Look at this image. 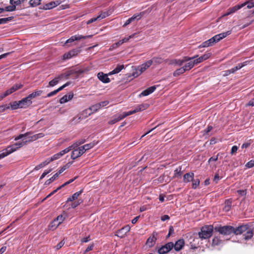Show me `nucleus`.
Returning a JSON list of instances; mask_svg holds the SVG:
<instances>
[{
  "label": "nucleus",
  "instance_id": "f257e3e1",
  "mask_svg": "<svg viewBox=\"0 0 254 254\" xmlns=\"http://www.w3.org/2000/svg\"><path fill=\"white\" fill-rule=\"evenodd\" d=\"M213 230V227L212 225L203 226L201 229V231L198 233L199 237L202 239L210 238Z\"/></svg>",
  "mask_w": 254,
  "mask_h": 254
},
{
  "label": "nucleus",
  "instance_id": "f03ea898",
  "mask_svg": "<svg viewBox=\"0 0 254 254\" xmlns=\"http://www.w3.org/2000/svg\"><path fill=\"white\" fill-rule=\"evenodd\" d=\"M215 231L223 235H230L233 234L234 227L231 226H217L214 228Z\"/></svg>",
  "mask_w": 254,
  "mask_h": 254
},
{
  "label": "nucleus",
  "instance_id": "7ed1b4c3",
  "mask_svg": "<svg viewBox=\"0 0 254 254\" xmlns=\"http://www.w3.org/2000/svg\"><path fill=\"white\" fill-rule=\"evenodd\" d=\"M152 65V62L150 60L142 64L140 66H138L136 69V72L133 73L134 76H137L141 74L143 72L146 70Z\"/></svg>",
  "mask_w": 254,
  "mask_h": 254
},
{
  "label": "nucleus",
  "instance_id": "20e7f679",
  "mask_svg": "<svg viewBox=\"0 0 254 254\" xmlns=\"http://www.w3.org/2000/svg\"><path fill=\"white\" fill-rule=\"evenodd\" d=\"M27 142V141H24V139H23L21 142H16L11 145L8 146L6 148V150L9 155L10 154L15 151L18 149L25 145Z\"/></svg>",
  "mask_w": 254,
  "mask_h": 254
},
{
  "label": "nucleus",
  "instance_id": "39448f33",
  "mask_svg": "<svg viewBox=\"0 0 254 254\" xmlns=\"http://www.w3.org/2000/svg\"><path fill=\"white\" fill-rule=\"evenodd\" d=\"M198 57V55L195 56L193 57H184L183 59H174L171 60L169 63V64H177L179 66H181L185 62H189V60H191L196 58Z\"/></svg>",
  "mask_w": 254,
  "mask_h": 254
},
{
  "label": "nucleus",
  "instance_id": "423d86ee",
  "mask_svg": "<svg viewBox=\"0 0 254 254\" xmlns=\"http://www.w3.org/2000/svg\"><path fill=\"white\" fill-rule=\"evenodd\" d=\"M173 247L174 243L173 242H169L160 248L158 250V252L159 254H166L170 252Z\"/></svg>",
  "mask_w": 254,
  "mask_h": 254
},
{
  "label": "nucleus",
  "instance_id": "0eeeda50",
  "mask_svg": "<svg viewBox=\"0 0 254 254\" xmlns=\"http://www.w3.org/2000/svg\"><path fill=\"white\" fill-rule=\"evenodd\" d=\"M145 13V11H142L139 13L134 14L131 17L129 18L126 21L125 24L123 25V27H126L135 20H138L140 19Z\"/></svg>",
  "mask_w": 254,
  "mask_h": 254
},
{
  "label": "nucleus",
  "instance_id": "6e6552de",
  "mask_svg": "<svg viewBox=\"0 0 254 254\" xmlns=\"http://www.w3.org/2000/svg\"><path fill=\"white\" fill-rule=\"evenodd\" d=\"M72 150L73 151L71 154V158L73 160L81 156L84 153L83 150L80 148V147L74 148L72 149Z\"/></svg>",
  "mask_w": 254,
  "mask_h": 254
},
{
  "label": "nucleus",
  "instance_id": "1a4fd4ad",
  "mask_svg": "<svg viewBox=\"0 0 254 254\" xmlns=\"http://www.w3.org/2000/svg\"><path fill=\"white\" fill-rule=\"evenodd\" d=\"M92 37V35H87V36H82V35H76L71 36L70 38L67 39L65 44H67L69 43H72L76 40H80L81 39H85L86 38H91Z\"/></svg>",
  "mask_w": 254,
  "mask_h": 254
},
{
  "label": "nucleus",
  "instance_id": "9d476101",
  "mask_svg": "<svg viewBox=\"0 0 254 254\" xmlns=\"http://www.w3.org/2000/svg\"><path fill=\"white\" fill-rule=\"evenodd\" d=\"M22 86L23 85L21 84H15L12 87H11L9 89L6 90L4 92H3V95L6 97L9 95H10L14 92L17 91L19 89H20L21 88H22Z\"/></svg>",
  "mask_w": 254,
  "mask_h": 254
},
{
  "label": "nucleus",
  "instance_id": "9b49d317",
  "mask_svg": "<svg viewBox=\"0 0 254 254\" xmlns=\"http://www.w3.org/2000/svg\"><path fill=\"white\" fill-rule=\"evenodd\" d=\"M249 227L248 225H241L236 228L234 227V232L233 234L238 235L242 234L246 232L248 230V228Z\"/></svg>",
  "mask_w": 254,
  "mask_h": 254
},
{
  "label": "nucleus",
  "instance_id": "f8f14e48",
  "mask_svg": "<svg viewBox=\"0 0 254 254\" xmlns=\"http://www.w3.org/2000/svg\"><path fill=\"white\" fill-rule=\"evenodd\" d=\"M79 52V50L73 49L69 51L68 52L65 53L63 56V60H68L72 57L76 56Z\"/></svg>",
  "mask_w": 254,
  "mask_h": 254
},
{
  "label": "nucleus",
  "instance_id": "ddd939ff",
  "mask_svg": "<svg viewBox=\"0 0 254 254\" xmlns=\"http://www.w3.org/2000/svg\"><path fill=\"white\" fill-rule=\"evenodd\" d=\"M32 103V101L29 98L28 96L19 101L20 108H26L29 106Z\"/></svg>",
  "mask_w": 254,
  "mask_h": 254
},
{
  "label": "nucleus",
  "instance_id": "4468645a",
  "mask_svg": "<svg viewBox=\"0 0 254 254\" xmlns=\"http://www.w3.org/2000/svg\"><path fill=\"white\" fill-rule=\"evenodd\" d=\"M147 107V104H141L136 107L134 110L126 112L127 116L132 115L134 113L140 112L146 109Z\"/></svg>",
  "mask_w": 254,
  "mask_h": 254
},
{
  "label": "nucleus",
  "instance_id": "2eb2a0df",
  "mask_svg": "<svg viewBox=\"0 0 254 254\" xmlns=\"http://www.w3.org/2000/svg\"><path fill=\"white\" fill-rule=\"evenodd\" d=\"M108 75H109L108 73L105 74L103 72H99L97 74V77L103 83H108L110 82V79L108 77Z\"/></svg>",
  "mask_w": 254,
  "mask_h": 254
},
{
  "label": "nucleus",
  "instance_id": "dca6fc26",
  "mask_svg": "<svg viewBox=\"0 0 254 254\" xmlns=\"http://www.w3.org/2000/svg\"><path fill=\"white\" fill-rule=\"evenodd\" d=\"M130 229V227L128 225H127L118 231L116 235L119 237L123 238L125 236L126 234L129 231Z\"/></svg>",
  "mask_w": 254,
  "mask_h": 254
},
{
  "label": "nucleus",
  "instance_id": "f3484780",
  "mask_svg": "<svg viewBox=\"0 0 254 254\" xmlns=\"http://www.w3.org/2000/svg\"><path fill=\"white\" fill-rule=\"evenodd\" d=\"M157 233L153 232L151 236H150L146 241V245L149 247H152L154 245L156 241Z\"/></svg>",
  "mask_w": 254,
  "mask_h": 254
},
{
  "label": "nucleus",
  "instance_id": "a211bd4d",
  "mask_svg": "<svg viewBox=\"0 0 254 254\" xmlns=\"http://www.w3.org/2000/svg\"><path fill=\"white\" fill-rule=\"evenodd\" d=\"M127 117V115L126 114V113L125 112L123 114H120V115L116 116L113 120H112L109 122V124H111V125L114 124Z\"/></svg>",
  "mask_w": 254,
  "mask_h": 254
},
{
  "label": "nucleus",
  "instance_id": "6ab92c4d",
  "mask_svg": "<svg viewBox=\"0 0 254 254\" xmlns=\"http://www.w3.org/2000/svg\"><path fill=\"white\" fill-rule=\"evenodd\" d=\"M63 74H60L58 76L56 77L55 78H54L53 80H52L49 82V84L47 86V87H54V86L57 85L62 78H63Z\"/></svg>",
  "mask_w": 254,
  "mask_h": 254
},
{
  "label": "nucleus",
  "instance_id": "aec40b11",
  "mask_svg": "<svg viewBox=\"0 0 254 254\" xmlns=\"http://www.w3.org/2000/svg\"><path fill=\"white\" fill-rule=\"evenodd\" d=\"M156 87L155 86H151L143 90L140 94L139 97L147 96L154 91Z\"/></svg>",
  "mask_w": 254,
  "mask_h": 254
},
{
  "label": "nucleus",
  "instance_id": "412c9836",
  "mask_svg": "<svg viewBox=\"0 0 254 254\" xmlns=\"http://www.w3.org/2000/svg\"><path fill=\"white\" fill-rule=\"evenodd\" d=\"M185 244L184 240L183 239H180L178 240L175 244H174V247L176 251H180Z\"/></svg>",
  "mask_w": 254,
  "mask_h": 254
},
{
  "label": "nucleus",
  "instance_id": "4be33fe9",
  "mask_svg": "<svg viewBox=\"0 0 254 254\" xmlns=\"http://www.w3.org/2000/svg\"><path fill=\"white\" fill-rule=\"evenodd\" d=\"M189 62L187 63L185 65L183 66L186 71H188L191 69L195 64H196L195 61L194 59L189 60Z\"/></svg>",
  "mask_w": 254,
  "mask_h": 254
},
{
  "label": "nucleus",
  "instance_id": "5701e85b",
  "mask_svg": "<svg viewBox=\"0 0 254 254\" xmlns=\"http://www.w3.org/2000/svg\"><path fill=\"white\" fill-rule=\"evenodd\" d=\"M253 230L250 228H248V230L246 231L245 233L243 234L244 239L245 240H248L251 239L253 236Z\"/></svg>",
  "mask_w": 254,
  "mask_h": 254
},
{
  "label": "nucleus",
  "instance_id": "b1692460",
  "mask_svg": "<svg viewBox=\"0 0 254 254\" xmlns=\"http://www.w3.org/2000/svg\"><path fill=\"white\" fill-rule=\"evenodd\" d=\"M194 177L193 173L190 172L186 173L184 175L183 180L185 183H188L193 180Z\"/></svg>",
  "mask_w": 254,
  "mask_h": 254
},
{
  "label": "nucleus",
  "instance_id": "393cba45",
  "mask_svg": "<svg viewBox=\"0 0 254 254\" xmlns=\"http://www.w3.org/2000/svg\"><path fill=\"white\" fill-rule=\"evenodd\" d=\"M211 56V53H208L206 54H204L202 56L199 57L198 58L195 59L194 60L195 61V63L196 64L200 63L203 61H205L207 59H208Z\"/></svg>",
  "mask_w": 254,
  "mask_h": 254
},
{
  "label": "nucleus",
  "instance_id": "a878e982",
  "mask_svg": "<svg viewBox=\"0 0 254 254\" xmlns=\"http://www.w3.org/2000/svg\"><path fill=\"white\" fill-rule=\"evenodd\" d=\"M150 61L152 62V64H154L155 65L162 64L163 62H167V60H164L161 57H153Z\"/></svg>",
  "mask_w": 254,
  "mask_h": 254
},
{
  "label": "nucleus",
  "instance_id": "bb28decb",
  "mask_svg": "<svg viewBox=\"0 0 254 254\" xmlns=\"http://www.w3.org/2000/svg\"><path fill=\"white\" fill-rule=\"evenodd\" d=\"M125 68V66L123 64L122 65H118L117 67L112 71L109 72L108 74L109 75H111L114 74H116L120 72L123 69Z\"/></svg>",
  "mask_w": 254,
  "mask_h": 254
},
{
  "label": "nucleus",
  "instance_id": "cd10ccee",
  "mask_svg": "<svg viewBox=\"0 0 254 254\" xmlns=\"http://www.w3.org/2000/svg\"><path fill=\"white\" fill-rule=\"evenodd\" d=\"M73 94H70L68 95H65L60 99V102L61 104L66 103V102L70 100L73 98Z\"/></svg>",
  "mask_w": 254,
  "mask_h": 254
},
{
  "label": "nucleus",
  "instance_id": "c85d7f7f",
  "mask_svg": "<svg viewBox=\"0 0 254 254\" xmlns=\"http://www.w3.org/2000/svg\"><path fill=\"white\" fill-rule=\"evenodd\" d=\"M82 190H80L79 191L75 192L74 194H73L71 196H69L67 198V201H72L73 200H75L78 198V197L80 195H81V194L82 193Z\"/></svg>",
  "mask_w": 254,
  "mask_h": 254
},
{
  "label": "nucleus",
  "instance_id": "c756f323",
  "mask_svg": "<svg viewBox=\"0 0 254 254\" xmlns=\"http://www.w3.org/2000/svg\"><path fill=\"white\" fill-rule=\"evenodd\" d=\"M93 113L91 110H90V108H88L87 109L83 111L80 115L82 119H85L88 117L90 115L92 114Z\"/></svg>",
  "mask_w": 254,
  "mask_h": 254
},
{
  "label": "nucleus",
  "instance_id": "7c9ffc66",
  "mask_svg": "<svg viewBox=\"0 0 254 254\" xmlns=\"http://www.w3.org/2000/svg\"><path fill=\"white\" fill-rule=\"evenodd\" d=\"M43 92L42 90H36L28 95L29 98L31 100L32 99L39 96L42 94Z\"/></svg>",
  "mask_w": 254,
  "mask_h": 254
},
{
  "label": "nucleus",
  "instance_id": "2f4dec72",
  "mask_svg": "<svg viewBox=\"0 0 254 254\" xmlns=\"http://www.w3.org/2000/svg\"><path fill=\"white\" fill-rule=\"evenodd\" d=\"M50 162H51L50 160L49 159V158H48L45 161H44V162H42L40 164H39L38 165L36 166L35 168V170H38L39 169H40L44 167L46 165H48Z\"/></svg>",
  "mask_w": 254,
  "mask_h": 254
},
{
  "label": "nucleus",
  "instance_id": "473e14b6",
  "mask_svg": "<svg viewBox=\"0 0 254 254\" xmlns=\"http://www.w3.org/2000/svg\"><path fill=\"white\" fill-rule=\"evenodd\" d=\"M245 3H242L241 4H238V5H236L232 7H230L229 8L230 11H231V12L232 13H235V12H236L237 10H238L239 9H241V8L243 7L244 6H245Z\"/></svg>",
  "mask_w": 254,
  "mask_h": 254
},
{
  "label": "nucleus",
  "instance_id": "72a5a7b5",
  "mask_svg": "<svg viewBox=\"0 0 254 254\" xmlns=\"http://www.w3.org/2000/svg\"><path fill=\"white\" fill-rule=\"evenodd\" d=\"M95 143L92 142L89 144H85L83 146H80V148L83 150L84 152H85L86 150H88L94 146Z\"/></svg>",
  "mask_w": 254,
  "mask_h": 254
},
{
  "label": "nucleus",
  "instance_id": "f704fd0d",
  "mask_svg": "<svg viewBox=\"0 0 254 254\" xmlns=\"http://www.w3.org/2000/svg\"><path fill=\"white\" fill-rule=\"evenodd\" d=\"M55 3L51 1L48 3H46L43 5V9L45 10L51 9L55 7Z\"/></svg>",
  "mask_w": 254,
  "mask_h": 254
},
{
  "label": "nucleus",
  "instance_id": "c9c22d12",
  "mask_svg": "<svg viewBox=\"0 0 254 254\" xmlns=\"http://www.w3.org/2000/svg\"><path fill=\"white\" fill-rule=\"evenodd\" d=\"M232 202L230 200L227 199L225 202V206L223 209L225 211H228L231 207Z\"/></svg>",
  "mask_w": 254,
  "mask_h": 254
},
{
  "label": "nucleus",
  "instance_id": "e433bc0d",
  "mask_svg": "<svg viewBox=\"0 0 254 254\" xmlns=\"http://www.w3.org/2000/svg\"><path fill=\"white\" fill-rule=\"evenodd\" d=\"M185 71H186V70L184 69V68L183 67H182L176 70L173 73V75L174 76H179V75L183 74V73H184Z\"/></svg>",
  "mask_w": 254,
  "mask_h": 254
},
{
  "label": "nucleus",
  "instance_id": "4c0bfd02",
  "mask_svg": "<svg viewBox=\"0 0 254 254\" xmlns=\"http://www.w3.org/2000/svg\"><path fill=\"white\" fill-rule=\"evenodd\" d=\"M10 105L11 110H15L18 108H20L19 101H14L13 102L10 103Z\"/></svg>",
  "mask_w": 254,
  "mask_h": 254
},
{
  "label": "nucleus",
  "instance_id": "58836bf2",
  "mask_svg": "<svg viewBox=\"0 0 254 254\" xmlns=\"http://www.w3.org/2000/svg\"><path fill=\"white\" fill-rule=\"evenodd\" d=\"M222 241L218 236L214 237L212 240V245L218 246L221 244Z\"/></svg>",
  "mask_w": 254,
  "mask_h": 254
},
{
  "label": "nucleus",
  "instance_id": "ea45409f",
  "mask_svg": "<svg viewBox=\"0 0 254 254\" xmlns=\"http://www.w3.org/2000/svg\"><path fill=\"white\" fill-rule=\"evenodd\" d=\"M85 142V139H80L76 141H75L74 143L72 144V145L74 148L78 147L79 145L82 144H83Z\"/></svg>",
  "mask_w": 254,
  "mask_h": 254
},
{
  "label": "nucleus",
  "instance_id": "a19ab883",
  "mask_svg": "<svg viewBox=\"0 0 254 254\" xmlns=\"http://www.w3.org/2000/svg\"><path fill=\"white\" fill-rule=\"evenodd\" d=\"M60 224L56 221L55 219L49 225V228L51 230H54L56 229Z\"/></svg>",
  "mask_w": 254,
  "mask_h": 254
},
{
  "label": "nucleus",
  "instance_id": "79ce46f5",
  "mask_svg": "<svg viewBox=\"0 0 254 254\" xmlns=\"http://www.w3.org/2000/svg\"><path fill=\"white\" fill-rule=\"evenodd\" d=\"M41 0H30L29 4L32 7H36L40 4Z\"/></svg>",
  "mask_w": 254,
  "mask_h": 254
},
{
  "label": "nucleus",
  "instance_id": "37998d69",
  "mask_svg": "<svg viewBox=\"0 0 254 254\" xmlns=\"http://www.w3.org/2000/svg\"><path fill=\"white\" fill-rule=\"evenodd\" d=\"M89 108H90V110H91V111L93 113L97 112L99 109H100V106H99L98 103L96 104L91 106L90 107H89Z\"/></svg>",
  "mask_w": 254,
  "mask_h": 254
},
{
  "label": "nucleus",
  "instance_id": "c03bdc74",
  "mask_svg": "<svg viewBox=\"0 0 254 254\" xmlns=\"http://www.w3.org/2000/svg\"><path fill=\"white\" fill-rule=\"evenodd\" d=\"M59 176L58 174L56 173L53 177H52L50 179L47 180L45 183L46 185H49L52 182H53Z\"/></svg>",
  "mask_w": 254,
  "mask_h": 254
},
{
  "label": "nucleus",
  "instance_id": "a18cd8bd",
  "mask_svg": "<svg viewBox=\"0 0 254 254\" xmlns=\"http://www.w3.org/2000/svg\"><path fill=\"white\" fill-rule=\"evenodd\" d=\"M11 5L6 6L4 10L6 11H13L16 9V5L14 4H11Z\"/></svg>",
  "mask_w": 254,
  "mask_h": 254
},
{
  "label": "nucleus",
  "instance_id": "49530a36",
  "mask_svg": "<svg viewBox=\"0 0 254 254\" xmlns=\"http://www.w3.org/2000/svg\"><path fill=\"white\" fill-rule=\"evenodd\" d=\"M243 3H245V6L247 5L248 8H252L254 7V3L253 0H250L248 1H247Z\"/></svg>",
  "mask_w": 254,
  "mask_h": 254
},
{
  "label": "nucleus",
  "instance_id": "de8ad7c7",
  "mask_svg": "<svg viewBox=\"0 0 254 254\" xmlns=\"http://www.w3.org/2000/svg\"><path fill=\"white\" fill-rule=\"evenodd\" d=\"M31 134V132H27L24 134H20L18 136L15 137L14 138V140H18L21 139L23 137H26Z\"/></svg>",
  "mask_w": 254,
  "mask_h": 254
},
{
  "label": "nucleus",
  "instance_id": "09e8293b",
  "mask_svg": "<svg viewBox=\"0 0 254 254\" xmlns=\"http://www.w3.org/2000/svg\"><path fill=\"white\" fill-rule=\"evenodd\" d=\"M64 219L65 217L63 215H60L55 219L60 225L64 221Z\"/></svg>",
  "mask_w": 254,
  "mask_h": 254
},
{
  "label": "nucleus",
  "instance_id": "8fccbe9b",
  "mask_svg": "<svg viewBox=\"0 0 254 254\" xmlns=\"http://www.w3.org/2000/svg\"><path fill=\"white\" fill-rule=\"evenodd\" d=\"M61 157H62V156L61 155L60 153L59 152V153H56L55 155H54L51 158H49L51 162H52L54 160H57V159L60 158Z\"/></svg>",
  "mask_w": 254,
  "mask_h": 254
},
{
  "label": "nucleus",
  "instance_id": "3c124183",
  "mask_svg": "<svg viewBox=\"0 0 254 254\" xmlns=\"http://www.w3.org/2000/svg\"><path fill=\"white\" fill-rule=\"evenodd\" d=\"M13 17H9L7 18H2L0 19V24L6 23L7 21L11 20Z\"/></svg>",
  "mask_w": 254,
  "mask_h": 254
},
{
  "label": "nucleus",
  "instance_id": "603ef678",
  "mask_svg": "<svg viewBox=\"0 0 254 254\" xmlns=\"http://www.w3.org/2000/svg\"><path fill=\"white\" fill-rule=\"evenodd\" d=\"M231 34V31L230 30V31H228L226 32L220 33L219 35L221 37V39H222L225 38L226 36L229 35Z\"/></svg>",
  "mask_w": 254,
  "mask_h": 254
},
{
  "label": "nucleus",
  "instance_id": "864d4df0",
  "mask_svg": "<svg viewBox=\"0 0 254 254\" xmlns=\"http://www.w3.org/2000/svg\"><path fill=\"white\" fill-rule=\"evenodd\" d=\"M247 64H248V62L246 61V62H243V63L239 64L237 66H235V67L236 68V70H238L241 69L243 66L246 65Z\"/></svg>",
  "mask_w": 254,
  "mask_h": 254
},
{
  "label": "nucleus",
  "instance_id": "5fc2aeb1",
  "mask_svg": "<svg viewBox=\"0 0 254 254\" xmlns=\"http://www.w3.org/2000/svg\"><path fill=\"white\" fill-rule=\"evenodd\" d=\"M24 0H10V4H14L16 6L19 5L21 2H23Z\"/></svg>",
  "mask_w": 254,
  "mask_h": 254
},
{
  "label": "nucleus",
  "instance_id": "6e6d98bb",
  "mask_svg": "<svg viewBox=\"0 0 254 254\" xmlns=\"http://www.w3.org/2000/svg\"><path fill=\"white\" fill-rule=\"evenodd\" d=\"M81 120H82V119L81 116H77L72 119V122H73L74 124H77L79 123Z\"/></svg>",
  "mask_w": 254,
  "mask_h": 254
},
{
  "label": "nucleus",
  "instance_id": "4d7b16f0",
  "mask_svg": "<svg viewBox=\"0 0 254 254\" xmlns=\"http://www.w3.org/2000/svg\"><path fill=\"white\" fill-rule=\"evenodd\" d=\"M252 142V141L251 140H249L248 141H247L246 142H245L244 143H243L241 147L242 148H247L248 147H249L250 146Z\"/></svg>",
  "mask_w": 254,
  "mask_h": 254
},
{
  "label": "nucleus",
  "instance_id": "13d9d810",
  "mask_svg": "<svg viewBox=\"0 0 254 254\" xmlns=\"http://www.w3.org/2000/svg\"><path fill=\"white\" fill-rule=\"evenodd\" d=\"M199 184V180L198 179H196L193 181L192 184V188L193 189H196Z\"/></svg>",
  "mask_w": 254,
  "mask_h": 254
},
{
  "label": "nucleus",
  "instance_id": "bf43d9fd",
  "mask_svg": "<svg viewBox=\"0 0 254 254\" xmlns=\"http://www.w3.org/2000/svg\"><path fill=\"white\" fill-rule=\"evenodd\" d=\"M9 154L6 151V149L2 150V152L0 153V159L3 158L4 157L8 155Z\"/></svg>",
  "mask_w": 254,
  "mask_h": 254
},
{
  "label": "nucleus",
  "instance_id": "052dcab7",
  "mask_svg": "<svg viewBox=\"0 0 254 254\" xmlns=\"http://www.w3.org/2000/svg\"><path fill=\"white\" fill-rule=\"evenodd\" d=\"M108 15H109L108 13L107 12H102L97 17L99 19H103V18L106 17Z\"/></svg>",
  "mask_w": 254,
  "mask_h": 254
},
{
  "label": "nucleus",
  "instance_id": "680f3d73",
  "mask_svg": "<svg viewBox=\"0 0 254 254\" xmlns=\"http://www.w3.org/2000/svg\"><path fill=\"white\" fill-rule=\"evenodd\" d=\"M9 108V106L7 105H3L0 106V113L4 112L6 109Z\"/></svg>",
  "mask_w": 254,
  "mask_h": 254
},
{
  "label": "nucleus",
  "instance_id": "e2e57ef3",
  "mask_svg": "<svg viewBox=\"0 0 254 254\" xmlns=\"http://www.w3.org/2000/svg\"><path fill=\"white\" fill-rule=\"evenodd\" d=\"M65 244V242L64 241V240H63L62 241H61L56 246V249L57 250H59L64 245V244Z\"/></svg>",
  "mask_w": 254,
  "mask_h": 254
},
{
  "label": "nucleus",
  "instance_id": "0e129e2a",
  "mask_svg": "<svg viewBox=\"0 0 254 254\" xmlns=\"http://www.w3.org/2000/svg\"><path fill=\"white\" fill-rule=\"evenodd\" d=\"M98 104H99V105L101 109V108H103V107H105L106 106L108 105L109 104V101H104L103 102H101L99 103Z\"/></svg>",
  "mask_w": 254,
  "mask_h": 254
},
{
  "label": "nucleus",
  "instance_id": "69168bd1",
  "mask_svg": "<svg viewBox=\"0 0 254 254\" xmlns=\"http://www.w3.org/2000/svg\"><path fill=\"white\" fill-rule=\"evenodd\" d=\"M209 46H211L209 43L207 42V40L203 42L200 46H199V48H204L207 47Z\"/></svg>",
  "mask_w": 254,
  "mask_h": 254
},
{
  "label": "nucleus",
  "instance_id": "338daca9",
  "mask_svg": "<svg viewBox=\"0 0 254 254\" xmlns=\"http://www.w3.org/2000/svg\"><path fill=\"white\" fill-rule=\"evenodd\" d=\"M246 166L248 168H251L254 166V160H251L249 162H248L246 165Z\"/></svg>",
  "mask_w": 254,
  "mask_h": 254
},
{
  "label": "nucleus",
  "instance_id": "774afa93",
  "mask_svg": "<svg viewBox=\"0 0 254 254\" xmlns=\"http://www.w3.org/2000/svg\"><path fill=\"white\" fill-rule=\"evenodd\" d=\"M91 240L90 236H88L85 238H83L80 240V242L82 243H87Z\"/></svg>",
  "mask_w": 254,
  "mask_h": 254
}]
</instances>
